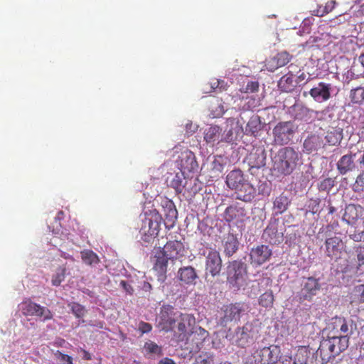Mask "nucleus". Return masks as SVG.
Wrapping results in <instances>:
<instances>
[{
	"mask_svg": "<svg viewBox=\"0 0 364 364\" xmlns=\"http://www.w3.org/2000/svg\"><path fill=\"white\" fill-rule=\"evenodd\" d=\"M353 189L355 192H364V170L358 174L355 183L353 185Z\"/></svg>",
	"mask_w": 364,
	"mask_h": 364,
	"instance_id": "49",
	"label": "nucleus"
},
{
	"mask_svg": "<svg viewBox=\"0 0 364 364\" xmlns=\"http://www.w3.org/2000/svg\"><path fill=\"white\" fill-rule=\"evenodd\" d=\"M279 355V346L272 345L264 347L256 351L255 362L257 364H274L277 362Z\"/></svg>",
	"mask_w": 364,
	"mask_h": 364,
	"instance_id": "11",
	"label": "nucleus"
},
{
	"mask_svg": "<svg viewBox=\"0 0 364 364\" xmlns=\"http://www.w3.org/2000/svg\"><path fill=\"white\" fill-rule=\"evenodd\" d=\"M243 133L242 124L239 121L234 119H229L227 121L226 129L221 136L223 142L231 143L237 139L238 136Z\"/></svg>",
	"mask_w": 364,
	"mask_h": 364,
	"instance_id": "17",
	"label": "nucleus"
},
{
	"mask_svg": "<svg viewBox=\"0 0 364 364\" xmlns=\"http://www.w3.org/2000/svg\"><path fill=\"white\" fill-rule=\"evenodd\" d=\"M250 169H259L266 164V153L262 148H254L245 158Z\"/></svg>",
	"mask_w": 364,
	"mask_h": 364,
	"instance_id": "23",
	"label": "nucleus"
},
{
	"mask_svg": "<svg viewBox=\"0 0 364 364\" xmlns=\"http://www.w3.org/2000/svg\"><path fill=\"white\" fill-rule=\"evenodd\" d=\"M261 129V122L259 117H252L246 124L244 134L250 136H256L258 132Z\"/></svg>",
	"mask_w": 364,
	"mask_h": 364,
	"instance_id": "39",
	"label": "nucleus"
},
{
	"mask_svg": "<svg viewBox=\"0 0 364 364\" xmlns=\"http://www.w3.org/2000/svg\"><path fill=\"white\" fill-rule=\"evenodd\" d=\"M349 237L350 239L353 240L355 242L363 241L360 232H354L353 233L349 235Z\"/></svg>",
	"mask_w": 364,
	"mask_h": 364,
	"instance_id": "62",
	"label": "nucleus"
},
{
	"mask_svg": "<svg viewBox=\"0 0 364 364\" xmlns=\"http://www.w3.org/2000/svg\"><path fill=\"white\" fill-rule=\"evenodd\" d=\"M82 262L87 265H95L99 263L100 259L96 253L90 250H85L80 252Z\"/></svg>",
	"mask_w": 364,
	"mask_h": 364,
	"instance_id": "40",
	"label": "nucleus"
},
{
	"mask_svg": "<svg viewBox=\"0 0 364 364\" xmlns=\"http://www.w3.org/2000/svg\"><path fill=\"white\" fill-rule=\"evenodd\" d=\"M252 325L249 323L245 324L242 327L237 328L235 332L236 336L240 341L247 340Z\"/></svg>",
	"mask_w": 364,
	"mask_h": 364,
	"instance_id": "47",
	"label": "nucleus"
},
{
	"mask_svg": "<svg viewBox=\"0 0 364 364\" xmlns=\"http://www.w3.org/2000/svg\"><path fill=\"white\" fill-rule=\"evenodd\" d=\"M23 312L26 316L43 317V320H50L53 318V314L48 308L31 301L23 304Z\"/></svg>",
	"mask_w": 364,
	"mask_h": 364,
	"instance_id": "19",
	"label": "nucleus"
},
{
	"mask_svg": "<svg viewBox=\"0 0 364 364\" xmlns=\"http://www.w3.org/2000/svg\"><path fill=\"white\" fill-rule=\"evenodd\" d=\"M350 98L353 104H361L364 102V87L352 89L350 92Z\"/></svg>",
	"mask_w": 364,
	"mask_h": 364,
	"instance_id": "45",
	"label": "nucleus"
},
{
	"mask_svg": "<svg viewBox=\"0 0 364 364\" xmlns=\"http://www.w3.org/2000/svg\"><path fill=\"white\" fill-rule=\"evenodd\" d=\"M226 272L228 282L233 286H237L245 281L247 273V264L241 260L229 262Z\"/></svg>",
	"mask_w": 364,
	"mask_h": 364,
	"instance_id": "7",
	"label": "nucleus"
},
{
	"mask_svg": "<svg viewBox=\"0 0 364 364\" xmlns=\"http://www.w3.org/2000/svg\"><path fill=\"white\" fill-rule=\"evenodd\" d=\"M177 278L185 285H195L198 275L196 269L192 266L180 267L177 272Z\"/></svg>",
	"mask_w": 364,
	"mask_h": 364,
	"instance_id": "26",
	"label": "nucleus"
},
{
	"mask_svg": "<svg viewBox=\"0 0 364 364\" xmlns=\"http://www.w3.org/2000/svg\"><path fill=\"white\" fill-rule=\"evenodd\" d=\"M274 296L272 290H269L261 294L259 297V304L266 309L273 306Z\"/></svg>",
	"mask_w": 364,
	"mask_h": 364,
	"instance_id": "41",
	"label": "nucleus"
},
{
	"mask_svg": "<svg viewBox=\"0 0 364 364\" xmlns=\"http://www.w3.org/2000/svg\"><path fill=\"white\" fill-rule=\"evenodd\" d=\"M176 321H178V331L180 336H183V338L188 335L195 337L197 334L200 336V341L196 342L197 346L201 344L208 335V331L201 327H197L193 331L196 325V318L191 314L179 313L178 318H177Z\"/></svg>",
	"mask_w": 364,
	"mask_h": 364,
	"instance_id": "3",
	"label": "nucleus"
},
{
	"mask_svg": "<svg viewBox=\"0 0 364 364\" xmlns=\"http://www.w3.org/2000/svg\"><path fill=\"white\" fill-rule=\"evenodd\" d=\"M307 358V349L305 347H300L294 355V364H306Z\"/></svg>",
	"mask_w": 364,
	"mask_h": 364,
	"instance_id": "46",
	"label": "nucleus"
},
{
	"mask_svg": "<svg viewBox=\"0 0 364 364\" xmlns=\"http://www.w3.org/2000/svg\"><path fill=\"white\" fill-rule=\"evenodd\" d=\"M222 129L219 126L214 125L207 129L204 133V140L213 146L215 143L219 144L223 142L221 139Z\"/></svg>",
	"mask_w": 364,
	"mask_h": 364,
	"instance_id": "33",
	"label": "nucleus"
},
{
	"mask_svg": "<svg viewBox=\"0 0 364 364\" xmlns=\"http://www.w3.org/2000/svg\"><path fill=\"white\" fill-rule=\"evenodd\" d=\"M163 253L169 257L170 260H174L182 257L186 254L184 245L180 240H169L163 248L159 249Z\"/></svg>",
	"mask_w": 364,
	"mask_h": 364,
	"instance_id": "18",
	"label": "nucleus"
},
{
	"mask_svg": "<svg viewBox=\"0 0 364 364\" xmlns=\"http://www.w3.org/2000/svg\"><path fill=\"white\" fill-rule=\"evenodd\" d=\"M277 233V229L274 225H269L264 230L263 237L265 240L272 242V240L276 237Z\"/></svg>",
	"mask_w": 364,
	"mask_h": 364,
	"instance_id": "50",
	"label": "nucleus"
},
{
	"mask_svg": "<svg viewBox=\"0 0 364 364\" xmlns=\"http://www.w3.org/2000/svg\"><path fill=\"white\" fill-rule=\"evenodd\" d=\"M291 58L292 55L287 51L279 52L266 60L265 68L269 72H274L278 68L288 64Z\"/></svg>",
	"mask_w": 364,
	"mask_h": 364,
	"instance_id": "24",
	"label": "nucleus"
},
{
	"mask_svg": "<svg viewBox=\"0 0 364 364\" xmlns=\"http://www.w3.org/2000/svg\"><path fill=\"white\" fill-rule=\"evenodd\" d=\"M225 164L222 156H217L212 162V170L217 173H221L223 171Z\"/></svg>",
	"mask_w": 364,
	"mask_h": 364,
	"instance_id": "53",
	"label": "nucleus"
},
{
	"mask_svg": "<svg viewBox=\"0 0 364 364\" xmlns=\"http://www.w3.org/2000/svg\"><path fill=\"white\" fill-rule=\"evenodd\" d=\"M213 356L209 354L200 355L193 364H213Z\"/></svg>",
	"mask_w": 364,
	"mask_h": 364,
	"instance_id": "55",
	"label": "nucleus"
},
{
	"mask_svg": "<svg viewBox=\"0 0 364 364\" xmlns=\"http://www.w3.org/2000/svg\"><path fill=\"white\" fill-rule=\"evenodd\" d=\"M162 216L156 209L149 210L144 214L139 233L145 242H151L156 237L161 229Z\"/></svg>",
	"mask_w": 364,
	"mask_h": 364,
	"instance_id": "2",
	"label": "nucleus"
},
{
	"mask_svg": "<svg viewBox=\"0 0 364 364\" xmlns=\"http://www.w3.org/2000/svg\"><path fill=\"white\" fill-rule=\"evenodd\" d=\"M224 253L227 257L233 255L238 249V240L233 234H228L223 240Z\"/></svg>",
	"mask_w": 364,
	"mask_h": 364,
	"instance_id": "37",
	"label": "nucleus"
},
{
	"mask_svg": "<svg viewBox=\"0 0 364 364\" xmlns=\"http://www.w3.org/2000/svg\"><path fill=\"white\" fill-rule=\"evenodd\" d=\"M343 138L342 130L333 129L327 132L326 139L331 146L339 144Z\"/></svg>",
	"mask_w": 364,
	"mask_h": 364,
	"instance_id": "43",
	"label": "nucleus"
},
{
	"mask_svg": "<svg viewBox=\"0 0 364 364\" xmlns=\"http://www.w3.org/2000/svg\"><path fill=\"white\" fill-rule=\"evenodd\" d=\"M139 329L143 333H149L151 331L152 326L150 323L141 321L139 323Z\"/></svg>",
	"mask_w": 364,
	"mask_h": 364,
	"instance_id": "58",
	"label": "nucleus"
},
{
	"mask_svg": "<svg viewBox=\"0 0 364 364\" xmlns=\"http://www.w3.org/2000/svg\"><path fill=\"white\" fill-rule=\"evenodd\" d=\"M55 356L62 363V364H73L72 357L63 353L60 350H57L55 353Z\"/></svg>",
	"mask_w": 364,
	"mask_h": 364,
	"instance_id": "56",
	"label": "nucleus"
},
{
	"mask_svg": "<svg viewBox=\"0 0 364 364\" xmlns=\"http://www.w3.org/2000/svg\"><path fill=\"white\" fill-rule=\"evenodd\" d=\"M272 255V249L265 245H259L251 249L250 262L255 266H261L267 262Z\"/></svg>",
	"mask_w": 364,
	"mask_h": 364,
	"instance_id": "15",
	"label": "nucleus"
},
{
	"mask_svg": "<svg viewBox=\"0 0 364 364\" xmlns=\"http://www.w3.org/2000/svg\"><path fill=\"white\" fill-rule=\"evenodd\" d=\"M336 1L333 0L328 1L326 3L325 6L322 9L318 10V16H323L326 14L331 12L333 9L335 8Z\"/></svg>",
	"mask_w": 364,
	"mask_h": 364,
	"instance_id": "54",
	"label": "nucleus"
},
{
	"mask_svg": "<svg viewBox=\"0 0 364 364\" xmlns=\"http://www.w3.org/2000/svg\"><path fill=\"white\" fill-rule=\"evenodd\" d=\"M179 313L171 305H163L157 318L158 326L165 332L173 331L177 318H178Z\"/></svg>",
	"mask_w": 364,
	"mask_h": 364,
	"instance_id": "6",
	"label": "nucleus"
},
{
	"mask_svg": "<svg viewBox=\"0 0 364 364\" xmlns=\"http://www.w3.org/2000/svg\"><path fill=\"white\" fill-rule=\"evenodd\" d=\"M224 84V81L223 80H213L210 85V87H211V91L212 90H215L216 89H219L220 91H222V87H223V85Z\"/></svg>",
	"mask_w": 364,
	"mask_h": 364,
	"instance_id": "60",
	"label": "nucleus"
},
{
	"mask_svg": "<svg viewBox=\"0 0 364 364\" xmlns=\"http://www.w3.org/2000/svg\"><path fill=\"white\" fill-rule=\"evenodd\" d=\"M144 348L147 352L150 353L159 355L161 353V347L153 341H149L146 342L144 344Z\"/></svg>",
	"mask_w": 364,
	"mask_h": 364,
	"instance_id": "52",
	"label": "nucleus"
},
{
	"mask_svg": "<svg viewBox=\"0 0 364 364\" xmlns=\"http://www.w3.org/2000/svg\"><path fill=\"white\" fill-rule=\"evenodd\" d=\"M353 326V321H348L343 317L338 316L333 318L330 324L333 335L347 337L352 334Z\"/></svg>",
	"mask_w": 364,
	"mask_h": 364,
	"instance_id": "16",
	"label": "nucleus"
},
{
	"mask_svg": "<svg viewBox=\"0 0 364 364\" xmlns=\"http://www.w3.org/2000/svg\"><path fill=\"white\" fill-rule=\"evenodd\" d=\"M67 269L64 266L58 267L52 276L51 283L53 286L58 287L65 280Z\"/></svg>",
	"mask_w": 364,
	"mask_h": 364,
	"instance_id": "42",
	"label": "nucleus"
},
{
	"mask_svg": "<svg viewBox=\"0 0 364 364\" xmlns=\"http://www.w3.org/2000/svg\"><path fill=\"white\" fill-rule=\"evenodd\" d=\"M325 255L331 259H338L346 247L342 239L336 235L326 237L325 240Z\"/></svg>",
	"mask_w": 364,
	"mask_h": 364,
	"instance_id": "14",
	"label": "nucleus"
},
{
	"mask_svg": "<svg viewBox=\"0 0 364 364\" xmlns=\"http://www.w3.org/2000/svg\"><path fill=\"white\" fill-rule=\"evenodd\" d=\"M205 257L204 279L207 283L212 284L215 277H220L223 269V260L220 252L215 249H210Z\"/></svg>",
	"mask_w": 364,
	"mask_h": 364,
	"instance_id": "4",
	"label": "nucleus"
},
{
	"mask_svg": "<svg viewBox=\"0 0 364 364\" xmlns=\"http://www.w3.org/2000/svg\"><path fill=\"white\" fill-rule=\"evenodd\" d=\"M362 215V208L360 205L349 204L345 208L343 215V220L348 225H353Z\"/></svg>",
	"mask_w": 364,
	"mask_h": 364,
	"instance_id": "30",
	"label": "nucleus"
},
{
	"mask_svg": "<svg viewBox=\"0 0 364 364\" xmlns=\"http://www.w3.org/2000/svg\"><path fill=\"white\" fill-rule=\"evenodd\" d=\"M328 341L330 343L332 351L336 356L347 349L349 344V338L347 336L333 335L329 337Z\"/></svg>",
	"mask_w": 364,
	"mask_h": 364,
	"instance_id": "31",
	"label": "nucleus"
},
{
	"mask_svg": "<svg viewBox=\"0 0 364 364\" xmlns=\"http://www.w3.org/2000/svg\"><path fill=\"white\" fill-rule=\"evenodd\" d=\"M356 154L350 152L348 154L343 155L337 162V169L340 174L345 175L348 172L353 171L358 169L359 167L357 166L355 161V157Z\"/></svg>",
	"mask_w": 364,
	"mask_h": 364,
	"instance_id": "27",
	"label": "nucleus"
},
{
	"mask_svg": "<svg viewBox=\"0 0 364 364\" xmlns=\"http://www.w3.org/2000/svg\"><path fill=\"white\" fill-rule=\"evenodd\" d=\"M308 208L309 209V212H311L312 214L316 213L319 209L318 200H311Z\"/></svg>",
	"mask_w": 364,
	"mask_h": 364,
	"instance_id": "57",
	"label": "nucleus"
},
{
	"mask_svg": "<svg viewBox=\"0 0 364 364\" xmlns=\"http://www.w3.org/2000/svg\"><path fill=\"white\" fill-rule=\"evenodd\" d=\"M121 285L122 286L123 289L127 292L129 293V294H132L133 293V288L132 287V286L130 284H129L127 282L125 281H122L121 282Z\"/></svg>",
	"mask_w": 364,
	"mask_h": 364,
	"instance_id": "63",
	"label": "nucleus"
},
{
	"mask_svg": "<svg viewBox=\"0 0 364 364\" xmlns=\"http://www.w3.org/2000/svg\"><path fill=\"white\" fill-rule=\"evenodd\" d=\"M364 302V284H360L353 290L350 301V311L353 315H356L359 311V304Z\"/></svg>",
	"mask_w": 364,
	"mask_h": 364,
	"instance_id": "29",
	"label": "nucleus"
},
{
	"mask_svg": "<svg viewBox=\"0 0 364 364\" xmlns=\"http://www.w3.org/2000/svg\"><path fill=\"white\" fill-rule=\"evenodd\" d=\"M183 171L178 172L175 174L174 177L170 182L171 186L175 189L176 192L181 193L184 189L186 188L188 184V179L186 178Z\"/></svg>",
	"mask_w": 364,
	"mask_h": 364,
	"instance_id": "38",
	"label": "nucleus"
},
{
	"mask_svg": "<svg viewBox=\"0 0 364 364\" xmlns=\"http://www.w3.org/2000/svg\"><path fill=\"white\" fill-rule=\"evenodd\" d=\"M223 218L228 223L236 225L243 224L248 218L246 209L239 203L227 207L223 213Z\"/></svg>",
	"mask_w": 364,
	"mask_h": 364,
	"instance_id": "10",
	"label": "nucleus"
},
{
	"mask_svg": "<svg viewBox=\"0 0 364 364\" xmlns=\"http://www.w3.org/2000/svg\"><path fill=\"white\" fill-rule=\"evenodd\" d=\"M159 364H176L173 360L165 358L159 361Z\"/></svg>",
	"mask_w": 364,
	"mask_h": 364,
	"instance_id": "64",
	"label": "nucleus"
},
{
	"mask_svg": "<svg viewBox=\"0 0 364 364\" xmlns=\"http://www.w3.org/2000/svg\"><path fill=\"white\" fill-rule=\"evenodd\" d=\"M296 131L297 126L294 122H279L272 130L274 142L279 146L287 145L293 140Z\"/></svg>",
	"mask_w": 364,
	"mask_h": 364,
	"instance_id": "5",
	"label": "nucleus"
},
{
	"mask_svg": "<svg viewBox=\"0 0 364 364\" xmlns=\"http://www.w3.org/2000/svg\"><path fill=\"white\" fill-rule=\"evenodd\" d=\"M246 310L247 306L243 302H235L224 306V316L221 318V323L226 325L232 321L237 323Z\"/></svg>",
	"mask_w": 364,
	"mask_h": 364,
	"instance_id": "9",
	"label": "nucleus"
},
{
	"mask_svg": "<svg viewBox=\"0 0 364 364\" xmlns=\"http://www.w3.org/2000/svg\"><path fill=\"white\" fill-rule=\"evenodd\" d=\"M246 180L242 171L234 169L231 171L226 177V184L232 190H236Z\"/></svg>",
	"mask_w": 364,
	"mask_h": 364,
	"instance_id": "32",
	"label": "nucleus"
},
{
	"mask_svg": "<svg viewBox=\"0 0 364 364\" xmlns=\"http://www.w3.org/2000/svg\"><path fill=\"white\" fill-rule=\"evenodd\" d=\"M323 139L318 135L308 136L304 141V149L307 154L317 151L323 146Z\"/></svg>",
	"mask_w": 364,
	"mask_h": 364,
	"instance_id": "34",
	"label": "nucleus"
},
{
	"mask_svg": "<svg viewBox=\"0 0 364 364\" xmlns=\"http://www.w3.org/2000/svg\"><path fill=\"white\" fill-rule=\"evenodd\" d=\"M162 211L164 215V224L168 228L173 226L178 215V211L173 202L167 198L161 201Z\"/></svg>",
	"mask_w": 364,
	"mask_h": 364,
	"instance_id": "25",
	"label": "nucleus"
},
{
	"mask_svg": "<svg viewBox=\"0 0 364 364\" xmlns=\"http://www.w3.org/2000/svg\"><path fill=\"white\" fill-rule=\"evenodd\" d=\"M169 257L158 250L154 257L153 270L160 282H164L167 278L168 262Z\"/></svg>",
	"mask_w": 364,
	"mask_h": 364,
	"instance_id": "13",
	"label": "nucleus"
},
{
	"mask_svg": "<svg viewBox=\"0 0 364 364\" xmlns=\"http://www.w3.org/2000/svg\"><path fill=\"white\" fill-rule=\"evenodd\" d=\"M70 309L77 318H81L85 315V308L78 303L73 302L70 305Z\"/></svg>",
	"mask_w": 364,
	"mask_h": 364,
	"instance_id": "51",
	"label": "nucleus"
},
{
	"mask_svg": "<svg viewBox=\"0 0 364 364\" xmlns=\"http://www.w3.org/2000/svg\"><path fill=\"white\" fill-rule=\"evenodd\" d=\"M332 85L324 82H320L309 91L311 97L317 102H323L328 100L331 97Z\"/></svg>",
	"mask_w": 364,
	"mask_h": 364,
	"instance_id": "20",
	"label": "nucleus"
},
{
	"mask_svg": "<svg viewBox=\"0 0 364 364\" xmlns=\"http://www.w3.org/2000/svg\"><path fill=\"white\" fill-rule=\"evenodd\" d=\"M328 340H323L314 354V364H325L336 358Z\"/></svg>",
	"mask_w": 364,
	"mask_h": 364,
	"instance_id": "22",
	"label": "nucleus"
},
{
	"mask_svg": "<svg viewBox=\"0 0 364 364\" xmlns=\"http://www.w3.org/2000/svg\"><path fill=\"white\" fill-rule=\"evenodd\" d=\"M296 87V82L294 80V75L289 73L283 75L278 82V87L282 92H292Z\"/></svg>",
	"mask_w": 364,
	"mask_h": 364,
	"instance_id": "35",
	"label": "nucleus"
},
{
	"mask_svg": "<svg viewBox=\"0 0 364 364\" xmlns=\"http://www.w3.org/2000/svg\"><path fill=\"white\" fill-rule=\"evenodd\" d=\"M259 89V83L257 82L251 81L247 84L246 92H255Z\"/></svg>",
	"mask_w": 364,
	"mask_h": 364,
	"instance_id": "59",
	"label": "nucleus"
},
{
	"mask_svg": "<svg viewBox=\"0 0 364 364\" xmlns=\"http://www.w3.org/2000/svg\"><path fill=\"white\" fill-rule=\"evenodd\" d=\"M176 163L180 171L186 173H193L198 168L194 153L188 149L181 152Z\"/></svg>",
	"mask_w": 364,
	"mask_h": 364,
	"instance_id": "12",
	"label": "nucleus"
},
{
	"mask_svg": "<svg viewBox=\"0 0 364 364\" xmlns=\"http://www.w3.org/2000/svg\"><path fill=\"white\" fill-rule=\"evenodd\" d=\"M272 161L275 172L289 176L302 164V156L293 147L285 146L278 150Z\"/></svg>",
	"mask_w": 364,
	"mask_h": 364,
	"instance_id": "1",
	"label": "nucleus"
},
{
	"mask_svg": "<svg viewBox=\"0 0 364 364\" xmlns=\"http://www.w3.org/2000/svg\"><path fill=\"white\" fill-rule=\"evenodd\" d=\"M356 163L360 170H364V149L360 156L357 159Z\"/></svg>",
	"mask_w": 364,
	"mask_h": 364,
	"instance_id": "61",
	"label": "nucleus"
},
{
	"mask_svg": "<svg viewBox=\"0 0 364 364\" xmlns=\"http://www.w3.org/2000/svg\"><path fill=\"white\" fill-rule=\"evenodd\" d=\"M301 286V288L296 294L297 300L300 303H302L305 301H312L314 296L317 294L318 291L321 289L319 279H316L314 277H309L305 278L303 280Z\"/></svg>",
	"mask_w": 364,
	"mask_h": 364,
	"instance_id": "8",
	"label": "nucleus"
},
{
	"mask_svg": "<svg viewBox=\"0 0 364 364\" xmlns=\"http://www.w3.org/2000/svg\"><path fill=\"white\" fill-rule=\"evenodd\" d=\"M291 203V200L289 197L284 193L280 194L276 197L273 200V210L275 212V215H281L284 213Z\"/></svg>",
	"mask_w": 364,
	"mask_h": 364,
	"instance_id": "36",
	"label": "nucleus"
},
{
	"mask_svg": "<svg viewBox=\"0 0 364 364\" xmlns=\"http://www.w3.org/2000/svg\"><path fill=\"white\" fill-rule=\"evenodd\" d=\"M355 258H354L353 265L357 271H362V267L364 266V246H358L355 250Z\"/></svg>",
	"mask_w": 364,
	"mask_h": 364,
	"instance_id": "44",
	"label": "nucleus"
},
{
	"mask_svg": "<svg viewBox=\"0 0 364 364\" xmlns=\"http://www.w3.org/2000/svg\"><path fill=\"white\" fill-rule=\"evenodd\" d=\"M235 191L236 199L244 202H251L254 199L256 193L255 188L247 181L243 182V183Z\"/></svg>",
	"mask_w": 364,
	"mask_h": 364,
	"instance_id": "28",
	"label": "nucleus"
},
{
	"mask_svg": "<svg viewBox=\"0 0 364 364\" xmlns=\"http://www.w3.org/2000/svg\"><path fill=\"white\" fill-rule=\"evenodd\" d=\"M328 340H323L314 354V364H325L336 358Z\"/></svg>",
	"mask_w": 364,
	"mask_h": 364,
	"instance_id": "21",
	"label": "nucleus"
},
{
	"mask_svg": "<svg viewBox=\"0 0 364 364\" xmlns=\"http://www.w3.org/2000/svg\"><path fill=\"white\" fill-rule=\"evenodd\" d=\"M335 185V181L331 178H326L320 181L318 188L320 191L329 192Z\"/></svg>",
	"mask_w": 364,
	"mask_h": 364,
	"instance_id": "48",
	"label": "nucleus"
}]
</instances>
